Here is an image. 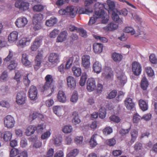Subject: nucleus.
Segmentation results:
<instances>
[{
  "label": "nucleus",
  "instance_id": "nucleus-30",
  "mask_svg": "<svg viewBox=\"0 0 157 157\" xmlns=\"http://www.w3.org/2000/svg\"><path fill=\"white\" fill-rule=\"evenodd\" d=\"M118 27V26L116 24L110 23L109 24L106 26L104 28V29L107 31H113L116 29Z\"/></svg>",
  "mask_w": 157,
  "mask_h": 157
},
{
  "label": "nucleus",
  "instance_id": "nucleus-43",
  "mask_svg": "<svg viewBox=\"0 0 157 157\" xmlns=\"http://www.w3.org/2000/svg\"><path fill=\"white\" fill-rule=\"evenodd\" d=\"M12 133L9 131L5 132L3 136V139L6 141H8L10 140L12 138Z\"/></svg>",
  "mask_w": 157,
  "mask_h": 157
},
{
  "label": "nucleus",
  "instance_id": "nucleus-17",
  "mask_svg": "<svg viewBox=\"0 0 157 157\" xmlns=\"http://www.w3.org/2000/svg\"><path fill=\"white\" fill-rule=\"evenodd\" d=\"M68 34L66 31H61L58 36L56 39L57 42H62L67 39Z\"/></svg>",
  "mask_w": 157,
  "mask_h": 157
},
{
  "label": "nucleus",
  "instance_id": "nucleus-28",
  "mask_svg": "<svg viewBox=\"0 0 157 157\" xmlns=\"http://www.w3.org/2000/svg\"><path fill=\"white\" fill-rule=\"evenodd\" d=\"M57 22V19L54 17H51L49 19L46 21V25L49 27L54 26Z\"/></svg>",
  "mask_w": 157,
  "mask_h": 157
},
{
  "label": "nucleus",
  "instance_id": "nucleus-18",
  "mask_svg": "<svg viewBox=\"0 0 157 157\" xmlns=\"http://www.w3.org/2000/svg\"><path fill=\"white\" fill-rule=\"evenodd\" d=\"M67 85L70 89H74L76 86V80L72 76H69L67 79Z\"/></svg>",
  "mask_w": 157,
  "mask_h": 157
},
{
  "label": "nucleus",
  "instance_id": "nucleus-53",
  "mask_svg": "<svg viewBox=\"0 0 157 157\" xmlns=\"http://www.w3.org/2000/svg\"><path fill=\"white\" fill-rule=\"evenodd\" d=\"M107 145L110 146H113L116 144V140L114 138H111L107 140L106 141Z\"/></svg>",
  "mask_w": 157,
  "mask_h": 157
},
{
  "label": "nucleus",
  "instance_id": "nucleus-33",
  "mask_svg": "<svg viewBox=\"0 0 157 157\" xmlns=\"http://www.w3.org/2000/svg\"><path fill=\"white\" fill-rule=\"evenodd\" d=\"M97 134H94L91 136L89 141V144L90 146L91 147H94L97 144V142L96 140V136H97Z\"/></svg>",
  "mask_w": 157,
  "mask_h": 157
},
{
  "label": "nucleus",
  "instance_id": "nucleus-63",
  "mask_svg": "<svg viewBox=\"0 0 157 157\" xmlns=\"http://www.w3.org/2000/svg\"><path fill=\"white\" fill-rule=\"evenodd\" d=\"M73 59V61L74 64L76 65H79V57L78 55H74L72 57Z\"/></svg>",
  "mask_w": 157,
  "mask_h": 157
},
{
  "label": "nucleus",
  "instance_id": "nucleus-24",
  "mask_svg": "<svg viewBox=\"0 0 157 157\" xmlns=\"http://www.w3.org/2000/svg\"><path fill=\"white\" fill-rule=\"evenodd\" d=\"M117 77L120 80L121 85H124L126 83L127 77L123 73L120 72L119 73H117Z\"/></svg>",
  "mask_w": 157,
  "mask_h": 157
},
{
  "label": "nucleus",
  "instance_id": "nucleus-13",
  "mask_svg": "<svg viewBox=\"0 0 157 157\" xmlns=\"http://www.w3.org/2000/svg\"><path fill=\"white\" fill-rule=\"evenodd\" d=\"M87 89L89 92L93 91L96 88L95 81L94 78H89L87 82Z\"/></svg>",
  "mask_w": 157,
  "mask_h": 157
},
{
  "label": "nucleus",
  "instance_id": "nucleus-9",
  "mask_svg": "<svg viewBox=\"0 0 157 157\" xmlns=\"http://www.w3.org/2000/svg\"><path fill=\"white\" fill-rule=\"evenodd\" d=\"M48 60L52 64L56 65L59 62V55L55 53H51L48 57Z\"/></svg>",
  "mask_w": 157,
  "mask_h": 157
},
{
  "label": "nucleus",
  "instance_id": "nucleus-16",
  "mask_svg": "<svg viewBox=\"0 0 157 157\" xmlns=\"http://www.w3.org/2000/svg\"><path fill=\"white\" fill-rule=\"evenodd\" d=\"M58 100L61 103H65L67 101V97L65 92L62 90H59L57 94Z\"/></svg>",
  "mask_w": 157,
  "mask_h": 157
},
{
  "label": "nucleus",
  "instance_id": "nucleus-7",
  "mask_svg": "<svg viewBox=\"0 0 157 157\" xmlns=\"http://www.w3.org/2000/svg\"><path fill=\"white\" fill-rule=\"evenodd\" d=\"M15 6L20 10L25 11L29 9V3L25 2L18 1L15 2Z\"/></svg>",
  "mask_w": 157,
  "mask_h": 157
},
{
  "label": "nucleus",
  "instance_id": "nucleus-38",
  "mask_svg": "<svg viewBox=\"0 0 157 157\" xmlns=\"http://www.w3.org/2000/svg\"><path fill=\"white\" fill-rule=\"evenodd\" d=\"M53 110L54 113L58 116H61L62 113V109L59 106H55L53 107Z\"/></svg>",
  "mask_w": 157,
  "mask_h": 157
},
{
  "label": "nucleus",
  "instance_id": "nucleus-51",
  "mask_svg": "<svg viewBox=\"0 0 157 157\" xmlns=\"http://www.w3.org/2000/svg\"><path fill=\"white\" fill-rule=\"evenodd\" d=\"M72 128L71 125H66L64 126L62 129L63 132L65 133H69L71 132Z\"/></svg>",
  "mask_w": 157,
  "mask_h": 157
},
{
  "label": "nucleus",
  "instance_id": "nucleus-35",
  "mask_svg": "<svg viewBox=\"0 0 157 157\" xmlns=\"http://www.w3.org/2000/svg\"><path fill=\"white\" fill-rule=\"evenodd\" d=\"M72 71L74 75L76 77H79L81 75L82 70L80 68L73 66L72 67Z\"/></svg>",
  "mask_w": 157,
  "mask_h": 157
},
{
  "label": "nucleus",
  "instance_id": "nucleus-34",
  "mask_svg": "<svg viewBox=\"0 0 157 157\" xmlns=\"http://www.w3.org/2000/svg\"><path fill=\"white\" fill-rule=\"evenodd\" d=\"M43 18V16L41 13L36 14L33 17V23L37 22H41Z\"/></svg>",
  "mask_w": 157,
  "mask_h": 157
},
{
  "label": "nucleus",
  "instance_id": "nucleus-46",
  "mask_svg": "<svg viewBox=\"0 0 157 157\" xmlns=\"http://www.w3.org/2000/svg\"><path fill=\"white\" fill-rule=\"evenodd\" d=\"M93 36L96 39L99 40L101 42L106 43L108 41L107 39L105 37H102L95 34H93Z\"/></svg>",
  "mask_w": 157,
  "mask_h": 157
},
{
  "label": "nucleus",
  "instance_id": "nucleus-27",
  "mask_svg": "<svg viewBox=\"0 0 157 157\" xmlns=\"http://www.w3.org/2000/svg\"><path fill=\"white\" fill-rule=\"evenodd\" d=\"M139 105L143 111H145L148 109V104L144 100L141 99L139 101Z\"/></svg>",
  "mask_w": 157,
  "mask_h": 157
},
{
  "label": "nucleus",
  "instance_id": "nucleus-45",
  "mask_svg": "<svg viewBox=\"0 0 157 157\" xmlns=\"http://www.w3.org/2000/svg\"><path fill=\"white\" fill-rule=\"evenodd\" d=\"M93 12L92 10H89L88 9H84L83 8H81L78 10V13L79 14H89Z\"/></svg>",
  "mask_w": 157,
  "mask_h": 157
},
{
  "label": "nucleus",
  "instance_id": "nucleus-39",
  "mask_svg": "<svg viewBox=\"0 0 157 157\" xmlns=\"http://www.w3.org/2000/svg\"><path fill=\"white\" fill-rule=\"evenodd\" d=\"M43 39V36H37L35 39L33 43L39 48L41 45Z\"/></svg>",
  "mask_w": 157,
  "mask_h": 157
},
{
  "label": "nucleus",
  "instance_id": "nucleus-62",
  "mask_svg": "<svg viewBox=\"0 0 157 157\" xmlns=\"http://www.w3.org/2000/svg\"><path fill=\"white\" fill-rule=\"evenodd\" d=\"M87 77L86 75H82L80 79L79 84L81 86H84L85 84Z\"/></svg>",
  "mask_w": 157,
  "mask_h": 157
},
{
  "label": "nucleus",
  "instance_id": "nucleus-32",
  "mask_svg": "<svg viewBox=\"0 0 157 157\" xmlns=\"http://www.w3.org/2000/svg\"><path fill=\"white\" fill-rule=\"evenodd\" d=\"M73 119L72 122L75 124H79L81 121L78 117V114L77 112L75 111L73 112L72 114Z\"/></svg>",
  "mask_w": 157,
  "mask_h": 157
},
{
  "label": "nucleus",
  "instance_id": "nucleus-64",
  "mask_svg": "<svg viewBox=\"0 0 157 157\" xmlns=\"http://www.w3.org/2000/svg\"><path fill=\"white\" fill-rule=\"evenodd\" d=\"M17 66V64L15 63L14 61H11L10 62V64L8 66V68L9 69L11 70L15 68Z\"/></svg>",
  "mask_w": 157,
  "mask_h": 157
},
{
  "label": "nucleus",
  "instance_id": "nucleus-1",
  "mask_svg": "<svg viewBox=\"0 0 157 157\" xmlns=\"http://www.w3.org/2000/svg\"><path fill=\"white\" fill-rule=\"evenodd\" d=\"M77 9L75 8L73 6H68L65 9H61L59 11V14L61 15H64L66 14L69 15L72 18H74L77 11Z\"/></svg>",
  "mask_w": 157,
  "mask_h": 157
},
{
  "label": "nucleus",
  "instance_id": "nucleus-14",
  "mask_svg": "<svg viewBox=\"0 0 157 157\" xmlns=\"http://www.w3.org/2000/svg\"><path fill=\"white\" fill-rule=\"evenodd\" d=\"M104 8L112 12L115 11V5L114 2L110 0L107 1V3H105L104 5Z\"/></svg>",
  "mask_w": 157,
  "mask_h": 157
},
{
  "label": "nucleus",
  "instance_id": "nucleus-11",
  "mask_svg": "<svg viewBox=\"0 0 157 157\" xmlns=\"http://www.w3.org/2000/svg\"><path fill=\"white\" fill-rule=\"evenodd\" d=\"M31 39L28 37H24L20 39L18 43V46L21 48H23L29 44Z\"/></svg>",
  "mask_w": 157,
  "mask_h": 157
},
{
  "label": "nucleus",
  "instance_id": "nucleus-3",
  "mask_svg": "<svg viewBox=\"0 0 157 157\" xmlns=\"http://www.w3.org/2000/svg\"><path fill=\"white\" fill-rule=\"evenodd\" d=\"M95 14L97 15L96 18H101L102 22L104 24H106L109 21V16L105 13V11L102 10H100L98 11L95 12Z\"/></svg>",
  "mask_w": 157,
  "mask_h": 157
},
{
  "label": "nucleus",
  "instance_id": "nucleus-4",
  "mask_svg": "<svg viewBox=\"0 0 157 157\" xmlns=\"http://www.w3.org/2000/svg\"><path fill=\"white\" fill-rule=\"evenodd\" d=\"M43 58V52H39L36 55L35 59V65L34 68L37 70L39 68Z\"/></svg>",
  "mask_w": 157,
  "mask_h": 157
},
{
  "label": "nucleus",
  "instance_id": "nucleus-47",
  "mask_svg": "<svg viewBox=\"0 0 157 157\" xmlns=\"http://www.w3.org/2000/svg\"><path fill=\"white\" fill-rule=\"evenodd\" d=\"M9 54L8 56L4 59L5 63H7L8 62L12 61L11 60L13 56V52L11 50L9 51Z\"/></svg>",
  "mask_w": 157,
  "mask_h": 157
},
{
  "label": "nucleus",
  "instance_id": "nucleus-25",
  "mask_svg": "<svg viewBox=\"0 0 157 157\" xmlns=\"http://www.w3.org/2000/svg\"><path fill=\"white\" fill-rule=\"evenodd\" d=\"M112 57L113 59L116 62H120L122 60L123 58L122 55L115 52L113 53Z\"/></svg>",
  "mask_w": 157,
  "mask_h": 157
},
{
  "label": "nucleus",
  "instance_id": "nucleus-56",
  "mask_svg": "<svg viewBox=\"0 0 157 157\" xmlns=\"http://www.w3.org/2000/svg\"><path fill=\"white\" fill-rule=\"evenodd\" d=\"M34 25L33 29L35 31L40 30L42 28L41 22H37L33 23Z\"/></svg>",
  "mask_w": 157,
  "mask_h": 157
},
{
  "label": "nucleus",
  "instance_id": "nucleus-2",
  "mask_svg": "<svg viewBox=\"0 0 157 157\" xmlns=\"http://www.w3.org/2000/svg\"><path fill=\"white\" fill-rule=\"evenodd\" d=\"M15 122L14 118L10 115L6 116L4 119V126L8 128H11L14 127Z\"/></svg>",
  "mask_w": 157,
  "mask_h": 157
},
{
  "label": "nucleus",
  "instance_id": "nucleus-41",
  "mask_svg": "<svg viewBox=\"0 0 157 157\" xmlns=\"http://www.w3.org/2000/svg\"><path fill=\"white\" fill-rule=\"evenodd\" d=\"M79 150L75 149L71 151L67 155V157H75L78 153Z\"/></svg>",
  "mask_w": 157,
  "mask_h": 157
},
{
  "label": "nucleus",
  "instance_id": "nucleus-15",
  "mask_svg": "<svg viewBox=\"0 0 157 157\" xmlns=\"http://www.w3.org/2000/svg\"><path fill=\"white\" fill-rule=\"evenodd\" d=\"M124 103L125 106L128 110L132 109L135 105L134 103L133 102L132 99L129 97L126 98L124 101Z\"/></svg>",
  "mask_w": 157,
  "mask_h": 157
},
{
  "label": "nucleus",
  "instance_id": "nucleus-61",
  "mask_svg": "<svg viewBox=\"0 0 157 157\" xmlns=\"http://www.w3.org/2000/svg\"><path fill=\"white\" fill-rule=\"evenodd\" d=\"M83 141V137L82 136H77L75 139V143L77 145H79L82 144Z\"/></svg>",
  "mask_w": 157,
  "mask_h": 157
},
{
  "label": "nucleus",
  "instance_id": "nucleus-60",
  "mask_svg": "<svg viewBox=\"0 0 157 157\" xmlns=\"http://www.w3.org/2000/svg\"><path fill=\"white\" fill-rule=\"evenodd\" d=\"M109 119L111 121L117 123L121 121V119L119 117L115 115L111 116L109 117Z\"/></svg>",
  "mask_w": 157,
  "mask_h": 157
},
{
  "label": "nucleus",
  "instance_id": "nucleus-29",
  "mask_svg": "<svg viewBox=\"0 0 157 157\" xmlns=\"http://www.w3.org/2000/svg\"><path fill=\"white\" fill-rule=\"evenodd\" d=\"M102 75L107 79H110L113 77V71L110 69L109 70H105L102 74Z\"/></svg>",
  "mask_w": 157,
  "mask_h": 157
},
{
  "label": "nucleus",
  "instance_id": "nucleus-49",
  "mask_svg": "<svg viewBox=\"0 0 157 157\" xmlns=\"http://www.w3.org/2000/svg\"><path fill=\"white\" fill-rule=\"evenodd\" d=\"M117 94V92L116 90H113L111 91L107 96L108 99H111L115 98Z\"/></svg>",
  "mask_w": 157,
  "mask_h": 157
},
{
  "label": "nucleus",
  "instance_id": "nucleus-5",
  "mask_svg": "<svg viewBox=\"0 0 157 157\" xmlns=\"http://www.w3.org/2000/svg\"><path fill=\"white\" fill-rule=\"evenodd\" d=\"M132 71L134 75H139L141 73L142 67L140 64L138 62L134 61L132 64Z\"/></svg>",
  "mask_w": 157,
  "mask_h": 157
},
{
  "label": "nucleus",
  "instance_id": "nucleus-37",
  "mask_svg": "<svg viewBox=\"0 0 157 157\" xmlns=\"http://www.w3.org/2000/svg\"><path fill=\"white\" fill-rule=\"evenodd\" d=\"M112 18L113 19L117 22L122 24L123 23V20L122 18H120L118 15L114 12H113L112 13Z\"/></svg>",
  "mask_w": 157,
  "mask_h": 157
},
{
  "label": "nucleus",
  "instance_id": "nucleus-50",
  "mask_svg": "<svg viewBox=\"0 0 157 157\" xmlns=\"http://www.w3.org/2000/svg\"><path fill=\"white\" fill-rule=\"evenodd\" d=\"M59 30L57 29H55L53 30L49 34L50 37L51 38H55L56 36L59 34Z\"/></svg>",
  "mask_w": 157,
  "mask_h": 157
},
{
  "label": "nucleus",
  "instance_id": "nucleus-55",
  "mask_svg": "<svg viewBox=\"0 0 157 157\" xmlns=\"http://www.w3.org/2000/svg\"><path fill=\"white\" fill-rule=\"evenodd\" d=\"M45 82L52 85L53 82V78L52 76L50 75H47L45 78Z\"/></svg>",
  "mask_w": 157,
  "mask_h": 157
},
{
  "label": "nucleus",
  "instance_id": "nucleus-12",
  "mask_svg": "<svg viewBox=\"0 0 157 157\" xmlns=\"http://www.w3.org/2000/svg\"><path fill=\"white\" fill-rule=\"evenodd\" d=\"M82 64L83 67L85 69L89 68L90 66V57L87 55H83L82 57Z\"/></svg>",
  "mask_w": 157,
  "mask_h": 157
},
{
  "label": "nucleus",
  "instance_id": "nucleus-36",
  "mask_svg": "<svg viewBox=\"0 0 157 157\" xmlns=\"http://www.w3.org/2000/svg\"><path fill=\"white\" fill-rule=\"evenodd\" d=\"M148 83L146 78L143 77L141 80V87L144 90H146L148 86Z\"/></svg>",
  "mask_w": 157,
  "mask_h": 157
},
{
  "label": "nucleus",
  "instance_id": "nucleus-20",
  "mask_svg": "<svg viewBox=\"0 0 157 157\" xmlns=\"http://www.w3.org/2000/svg\"><path fill=\"white\" fill-rule=\"evenodd\" d=\"M103 45L101 43H95L93 44V50L96 54L101 53L103 50Z\"/></svg>",
  "mask_w": 157,
  "mask_h": 157
},
{
  "label": "nucleus",
  "instance_id": "nucleus-23",
  "mask_svg": "<svg viewBox=\"0 0 157 157\" xmlns=\"http://www.w3.org/2000/svg\"><path fill=\"white\" fill-rule=\"evenodd\" d=\"M33 75L32 73L26 74L24 76L23 82L26 86H28L30 82V80L33 78Z\"/></svg>",
  "mask_w": 157,
  "mask_h": 157
},
{
  "label": "nucleus",
  "instance_id": "nucleus-54",
  "mask_svg": "<svg viewBox=\"0 0 157 157\" xmlns=\"http://www.w3.org/2000/svg\"><path fill=\"white\" fill-rule=\"evenodd\" d=\"M131 129V125H130L129 127L127 129H122L119 131L120 134L122 136H124L128 134Z\"/></svg>",
  "mask_w": 157,
  "mask_h": 157
},
{
  "label": "nucleus",
  "instance_id": "nucleus-42",
  "mask_svg": "<svg viewBox=\"0 0 157 157\" xmlns=\"http://www.w3.org/2000/svg\"><path fill=\"white\" fill-rule=\"evenodd\" d=\"M149 59L151 63L152 64L157 63V58L155 54L152 53L149 56Z\"/></svg>",
  "mask_w": 157,
  "mask_h": 157
},
{
  "label": "nucleus",
  "instance_id": "nucleus-57",
  "mask_svg": "<svg viewBox=\"0 0 157 157\" xmlns=\"http://www.w3.org/2000/svg\"><path fill=\"white\" fill-rule=\"evenodd\" d=\"M142 118L137 113H136L133 116V121L134 123H137Z\"/></svg>",
  "mask_w": 157,
  "mask_h": 157
},
{
  "label": "nucleus",
  "instance_id": "nucleus-19",
  "mask_svg": "<svg viewBox=\"0 0 157 157\" xmlns=\"http://www.w3.org/2000/svg\"><path fill=\"white\" fill-rule=\"evenodd\" d=\"M21 61L22 64L25 67H31L32 65L31 63L28 59V55L26 53L22 55Z\"/></svg>",
  "mask_w": 157,
  "mask_h": 157
},
{
  "label": "nucleus",
  "instance_id": "nucleus-48",
  "mask_svg": "<svg viewBox=\"0 0 157 157\" xmlns=\"http://www.w3.org/2000/svg\"><path fill=\"white\" fill-rule=\"evenodd\" d=\"M106 112L105 109L104 108L101 107L99 110V117L101 119H103L106 116Z\"/></svg>",
  "mask_w": 157,
  "mask_h": 157
},
{
  "label": "nucleus",
  "instance_id": "nucleus-44",
  "mask_svg": "<svg viewBox=\"0 0 157 157\" xmlns=\"http://www.w3.org/2000/svg\"><path fill=\"white\" fill-rule=\"evenodd\" d=\"M19 153V150L17 148H13L11 149L10 156V157H14L17 155Z\"/></svg>",
  "mask_w": 157,
  "mask_h": 157
},
{
  "label": "nucleus",
  "instance_id": "nucleus-52",
  "mask_svg": "<svg viewBox=\"0 0 157 157\" xmlns=\"http://www.w3.org/2000/svg\"><path fill=\"white\" fill-rule=\"evenodd\" d=\"M145 71L148 75L149 77H152L154 75V71L151 67H147L145 68Z\"/></svg>",
  "mask_w": 157,
  "mask_h": 157
},
{
  "label": "nucleus",
  "instance_id": "nucleus-40",
  "mask_svg": "<svg viewBox=\"0 0 157 157\" xmlns=\"http://www.w3.org/2000/svg\"><path fill=\"white\" fill-rule=\"evenodd\" d=\"M45 126L43 124H38L37 126H35V131L38 133H41L43 132Z\"/></svg>",
  "mask_w": 157,
  "mask_h": 157
},
{
  "label": "nucleus",
  "instance_id": "nucleus-6",
  "mask_svg": "<svg viewBox=\"0 0 157 157\" xmlns=\"http://www.w3.org/2000/svg\"><path fill=\"white\" fill-rule=\"evenodd\" d=\"M26 96L25 94L23 92H21L17 93L16 102L19 105H22L25 102Z\"/></svg>",
  "mask_w": 157,
  "mask_h": 157
},
{
  "label": "nucleus",
  "instance_id": "nucleus-21",
  "mask_svg": "<svg viewBox=\"0 0 157 157\" xmlns=\"http://www.w3.org/2000/svg\"><path fill=\"white\" fill-rule=\"evenodd\" d=\"M92 68L95 73L99 74L102 70L101 65L98 61H96L93 63Z\"/></svg>",
  "mask_w": 157,
  "mask_h": 157
},
{
  "label": "nucleus",
  "instance_id": "nucleus-26",
  "mask_svg": "<svg viewBox=\"0 0 157 157\" xmlns=\"http://www.w3.org/2000/svg\"><path fill=\"white\" fill-rule=\"evenodd\" d=\"M131 139L130 142L131 144L133 143L136 140L138 136V132L135 129L132 130L130 132Z\"/></svg>",
  "mask_w": 157,
  "mask_h": 157
},
{
  "label": "nucleus",
  "instance_id": "nucleus-58",
  "mask_svg": "<svg viewBox=\"0 0 157 157\" xmlns=\"http://www.w3.org/2000/svg\"><path fill=\"white\" fill-rule=\"evenodd\" d=\"M124 31L127 33H130L131 35H133L135 33V31L134 29L130 27H126Z\"/></svg>",
  "mask_w": 157,
  "mask_h": 157
},
{
  "label": "nucleus",
  "instance_id": "nucleus-22",
  "mask_svg": "<svg viewBox=\"0 0 157 157\" xmlns=\"http://www.w3.org/2000/svg\"><path fill=\"white\" fill-rule=\"evenodd\" d=\"M18 33L17 31H13L10 33L8 36V41L13 42L18 39Z\"/></svg>",
  "mask_w": 157,
  "mask_h": 157
},
{
  "label": "nucleus",
  "instance_id": "nucleus-10",
  "mask_svg": "<svg viewBox=\"0 0 157 157\" xmlns=\"http://www.w3.org/2000/svg\"><path fill=\"white\" fill-rule=\"evenodd\" d=\"M37 90L36 87L31 86L29 91V96L31 100H35L37 98Z\"/></svg>",
  "mask_w": 157,
  "mask_h": 157
},
{
  "label": "nucleus",
  "instance_id": "nucleus-31",
  "mask_svg": "<svg viewBox=\"0 0 157 157\" xmlns=\"http://www.w3.org/2000/svg\"><path fill=\"white\" fill-rule=\"evenodd\" d=\"M35 131L34 125L29 126L25 130V134L27 136H30L34 134Z\"/></svg>",
  "mask_w": 157,
  "mask_h": 157
},
{
  "label": "nucleus",
  "instance_id": "nucleus-59",
  "mask_svg": "<svg viewBox=\"0 0 157 157\" xmlns=\"http://www.w3.org/2000/svg\"><path fill=\"white\" fill-rule=\"evenodd\" d=\"M44 6L40 5H36L34 6L33 8L34 11L36 12H40L44 9Z\"/></svg>",
  "mask_w": 157,
  "mask_h": 157
},
{
  "label": "nucleus",
  "instance_id": "nucleus-8",
  "mask_svg": "<svg viewBox=\"0 0 157 157\" xmlns=\"http://www.w3.org/2000/svg\"><path fill=\"white\" fill-rule=\"evenodd\" d=\"M28 23L27 18L24 17H21L18 18L15 22L16 25L18 28L24 27Z\"/></svg>",
  "mask_w": 157,
  "mask_h": 157
}]
</instances>
